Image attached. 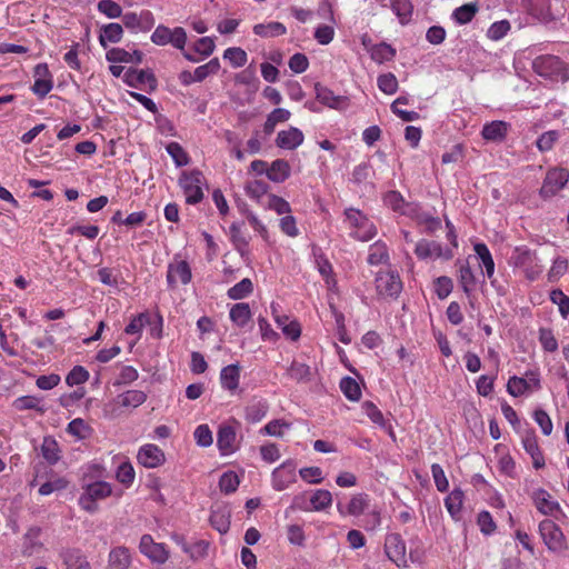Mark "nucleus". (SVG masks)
<instances>
[{"instance_id": "obj_1", "label": "nucleus", "mask_w": 569, "mask_h": 569, "mask_svg": "<svg viewBox=\"0 0 569 569\" xmlns=\"http://www.w3.org/2000/svg\"><path fill=\"white\" fill-rule=\"evenodd\" d=\"M343 214V226L349 230L350 238L357 241L367 242L377 236V227L359 209L347 208Z\"/></svg>"}, {"instance_id": "obj_2", "label": "nucleus", "mask_w": 569, "mask_h": 569, "mask_svg": "<svg viewBox=\"0 0 569 569\" xmlns=\"http://www.w3.org/2000/svg\"><path fill=\"white\" fill-rule=\"evenodd\" d=\"M508 263L513 268L520 269L529 281L537 280L542 272V266L539 263L537 252L527 246L515 247Z\"/></svg>"}, {"instance_id": "obj_3", "label": "nucleus", "mask_w": 569, "mask_h": 569, "mask_svg": "<svg viewBox=\"0 0 569 569\" xmlns=\"http://www.w3.org/2000/svg\"><path fill=\"white\" fill-rule=\"evenodd\" d=\"M151 41L157 46L171 44L176 49L182 51L183 57L190 62H198L199 58L190 51H186L187 32L182 27L170 29L163 24H159L151 34Z\"/></svg>"}, {"instance_id": "obj_4", "label": "nucleus", "mask_w": 569, "mask_h": 569, "mask_svg": "<svg viewBox=\"0 0 569 569\" xmlns=\"http://www.w3.org/2000/svg\"><path fill=\"white\" fill-rule=\"evenodd\" d=\"M82 493L79 496V506L89 513L99 510L98 502L111 496L112 488L107 481H93L82 485Z\"/></svg>"}, {"instance_id": "obj_5", "label": "nucleus", "mask_w": 569, "mask_h": 569, "mask_svg": "<svg viewBox=\"0 0 569 569\" xmlns=\"http://www.w3.org/2000/svg\"><path fill=\"white\" fill-rule=\"evenodd\" d=\"M204 176L200 170L183 171L179 178V186L188 204H197L203 199L202 186Z\"/></svg>"}, {"instance_id": "obj_6", "label": "nucleus", "mask_w": 569, "mask_h": 569, "mask_svg": "<svg viewBox=\"0 0 569 569\" xmlns=\"http://www.w3.org/2000/svg\"><path fill=\"white\" fill-rule=\"evenodd\" d=\"M533 71L547 79L563 78L566 73V63L557 56L542 54L532 61Z\"/></svg>"}, {"instance_id": "obj_7", "label": "nucleus", "mask_w": 569, "mask_h": 569, "mask_svg": "<svg viewBox=\"0 0 569 569\" xmlns=\"http://www.w3.org/2000/svg\"><path fill=\"white\" fill-rule=\"evenodd\" d=\"M147 393L142 390H128L113 399L112 402L106 407L107 412L111 417H118L122 413V409H134L144 403Z\"/></svg>"}, {"instance_id": "obj_8", "label": "nucleus", "mask_w": 569, "mask_h": 569, "mask_svg": "<svg viewBox=\"0 0 569 569\" xmlns=\"http://www.w3.org/2000/svg\"><path fill=\"white\" fill-rule=\"evenodd\" d=\"M569 181V171L565 168H552L546 173L539 194L542 199H551L561 191Z\"/></svg>"}, {"instance_id": "obj_9", "label": "nucleus", "mask_w": 569, "mask_h": 569, "mask_svg": "<svg viewBox=\"0 0 569 569\" xmlns=\"http://www.w3.org/2000/svg\"><path fill=\"white\" fill-rule=\"evenodd\" d=\"M540 536L550 551L560 552L568 548L566 537L558 525L550 519L539 523Z\"/></svg>"}, {"instance_id": "obj_10", "label": "nucleus", "mask_w": 569, "mask_h": 569, "mask_svg": "<svg viewBox=\"0 0 569 569\" xmlns=\"http://www.w3.org/2000/svg\"><path fill=\"white\" fill-rule=\"evenodd\" d=\"M166 278L168 288L171 290L177 289L180 284H188L192 279V271L189 262L180 259L179 256H174L172 261L168 264Z\"/></svg>"}, {"instance_id": "obj_11", "label": "nucleus", "mask_w": 569, "mask_h": 569, "mask_svg": "<svg viewBox=\"0 0 569 569\" xmlns=\"http://www.w3.org/2000/svg\"><path fill=\"white\" fill-rule=\"evenodd\" d=\"M415 254L419 260H450L453 257V250L451 248L443 247L438 241L420 239L416 243Z\"/></svg>"}, {"instance_id": "obj_12", "label": "nucleus", "mask_w": 569, "mask_h": 569, "mask_svg": "<svg viewBox=\"0 0 569 569\" xmlns=\"http://www.w3.org/2000/svg\"><path fill=\"white\" fill-rule=\"evenodd\" d=\"M375 282L377 293L382 298H397L402 290V281L393 271L379 272Z\"/></svg>"}, {"instance_id": "obj_13", "label": "nucleus", "mask_w": 569, "mask_h": 569, "mask_svg": "<svg viewBox=\"0 0 569 569\" xmlns=\"http://www.w3.org/2000/svg\"><path fill=\"white\" fill-rule=\"evenodd\" d=\"M123 81L132 88L153 91L157 88V79L150 70L128 69L123 74Z\"/></svg>"}, {"instance_id": "obj_14", "label": "nucleus", "mask_w": 569, "mask_h": 569, "mask_svg": "<svg viewBox=\"0 0 569 569\" xmlns=\"http://www.w3.org/2000/svg\"><path fill=\"white\" fill-rule=\"evenodd\" d=\"M385 551L387 557L400 566L406 563V543L399 533H390L385 540Z\"/></svg>"}, {"instance_id": "obj_15", "label": "nucleus", "mask_w": 569, "mask_h": 569, "mask_svg": "<svg viewBox=\"0 0 569 569\" xmlns=\"http://www.w3.org/2000/svg\"><path fill=\"white\" fill-rule=\"evenodd\" d=\"M122 22L128 29L147 31L153 27L154 18L151 11L142 10L140 13L127 12Z\"/></svg>"}, {"instance_id": "obj_16", "label": "nucleus", "mask_w": 569, "mask_h": 569, "mask_svg": "<svg viewBox=\"0 0 569 569\" xmlns=\"http://www.w3.org/2000/svg\"><path fill=\"white\" fill-rule=\"evenodd\" d=\"M140 552L152 561L163 563L168 559V552L163 545L153 541L150 535H143L139 543Z\"/></svg>"}, {"instance_id": "obj_17", "label": "nucleus", "mask_w": 569, "mask_h": 569, "mask_svg": "<svg viewBox=\"0 0 569 569\" xmlns=\"http://www.w3.org/2000/svg\"><path fill=\"white\" fill-rule=\"evenodd\" d=\"M305 136L302 131L296 127L278 132L276 146L281 149L295 150L303 143Z\"/></svg>"}, {"instance_id": "obj_18", "label": "nucleus", "mask_w": 569, "mask_h": 569, "mask_svg": "<svg viewBox=\"0 0 569 569\" xmlns=\"http://www.w3.org/2000/svg\"><path fill=\"white\" fill-rule=\"evenodd\" d=\"M315 91L317 100L329 108L340 110L348 104L346 97L335 94L331 89L320 83H316Z\"/></svg>"}, {"instance_id": "obj_19", "label": "nucleus", "mask_w": 569, "mask_h": 569, "mask_svg": "<svg viewBox=\"0 0 569 569\" xmlns=\"http://www.w3.org/2000/svg\"><path fill=\"white\" fill-rule=\"evenodd\" d=\"M230 507L227 503H222L211 510L209 522L212 528L218 530L221 535H224L230 529Z\"/></svg>"}, {"instance_id": "obj_20", "label": "nucleus", "mask_w": 569, "mask_h": 569, "mask_svg": "<svg viewBox=\"0 0 569 569\" xmlns=\"http://www.w3.org/2000/svg\"><path fill=\"white\" fill-rule=\"evenodd\" d=\"M217 446L222 456L231 455L237 449V435L231 426H220L217 436Z\"/></svg>"}, {"instance_id": "obj_21", "label": "nucleus", "mask_w": 569, "mask_h": 569, "mask_svg": "<svg viewBox=\"0 0 569 569\" xmlns=\"http://www.w3.org/2000/svg\"><path fill=\"white\" fill-rule=\"evenodd\" d=\"M510 124L506 121L495 120L483 124L481 136L487 141H503L509 131Z\"/></svg>"}, {"instance_id": "obj_22", "label": "nucleus", "mask_w": 569, "mask_h": 569, "mask_svg": "<svg viewBox=\"0 0 569 569\" xmlns=\"http://www.w3.org/2000/svg\"><path fill=\"white\" fill-rule=\"evenodd\" d=\"M296 469L293 465H279L272 472L273 488L278 491L286 489L296 481Z\"/></svg>"}, {"instance_id": "obj_23", "label": "nucleus", "mask_w": 569, "mask_h": 569, "mask_svg": "<svg viewBox=\"0 0 569 569\" xmlns=\"http://www.w3.org/2000/svg\"><path fill=\"white\" fill-rule=\"evenodd\" d=\"M40 535L41 528L37 526L29 528L23 535L22 555L24 557H32L43 549V543L39 540Z\"/></svg>"}, {"instance_id": "obj_24", "label": "nucleus", "mask_w": 569, "mask_h": 569, "mask_svg": "<svg viewBox=\"0 0 569 569\" xmlns=\"http://www.w3.org/2000/svg\"><path fill=\"white\" fill-rule=\"evenodd\" d=\"M532 499L536 508L543 515L555 516V512L561 511L559 503L551 500L550 493L545 489H537Z\"/></svg>"}, {"instance_id": "obj_25", "label": "nucleus", "mask_w": 569, "mask_h": 569, "mask_svg": "<svg viewBox=\"0 0 569 569\" xmlns=\"http://www.w3.org/2000/svg\"><path fill=\"white\" fill-rule=\"evenodd\" d=\"M269 405L262 398H252L244 409V417L248 422L257 423L268 413Z\"/></svg>"}, {"instance_id": "obj_26", "label": "nucleus", "mask_w": 569, "mask_h": 569, "mask_svg": "<svg viewBox=\"0 0 569 569\" xmlns=\"http://www.w3.org/2000/svg\"><path fill=\"white\" fill-rule=\"evenodd\" d=\"M131 565L130 550L124 546H118L110 550L108 569H129Z\"/></svg>"}, {"instance_id": "obj_27", "label": "nucleus", "mask_w": 569, "mask_h": 569, "mask_svg": "<svg viewBox=\"0 0 569 569\" xmlns=\"http://www.w3.org/2000/svg\"><path fill=\"white\" fill-rule=\"evenodd\" d=\"M240 381V366L238 363L229 365L222 368L220 372L221 387L233 393Z\"/></svg>"}, {"instance_id": "obj_28", "label": "nucleus", "mask_w": 569, "mask_h": 569, "mask_svg": "<svg viewBox=\"0 0 569 569\" xmlns=\"http://www.w3.org/2000/svg\"><path fill=\"white\" fill-rule=\"evenodd\" d=\"M229 318L232 323L238 328H244L252 319V312L249 303L247 302H237L234 303L229 311Z\"/></svg>"}, {"instance_id": "obj_29", "label": "nucleus", "mask_w": 569, "mask_h": 569, "mask_svg": "<svg viewBox=\"0 0 569 569\" xmlns=\"http://www.w3.org/2000/svg\"><path fill=\"white\" fill-rule=\"evenodd\" d=\"M291 168L287 160L277 159L271 162L267 177L269 180L281 183L290 177Z\"/></svg>"}, {"instance_id": "obj_30", "label": "nucleus", "mask_w": 569, "mask_h": 569, "mask_svg": "<svg viewBox=\"0 0 569 569\" xmlns=\"http://www.w3.org/2000/svg\"><path fill=\"white\" fill-rule=\"evenodd\" d=\"M252 30L261 38H274L287 33L286 26L278 21L254 24Z\"/></svg>"}, {"instance_id": "obj_31", "label": "nucleus", "mask_w": 569, "mask_h": 569, "mask_svg": "<svg viewBox=\"0 0 569 569\" xmlns=\"http://www.w3.org/2000/svg\"><path fill=\"white\" fill-rule=\"evenodd\" d=\"M367 261L371 266L387 263L389 261V250L387 244L378 240L369 247Z\"/></svg>"}, {"instance_id": "obj_32", "label": "nucleus", "mask_w": 569, "mask_h": 569, "mask_svg": "<svg viewBox=\"0 0 569 569\" xmlns=\"http://www.w3.org/2000/svg\"><path fill=\"white\" fill-rule=\"evenodd\" d=\"M123 29L119 23H108L102 27L99 36V42L103 48H107L108 42L117 43L122 39Z\"/></svg>"}, {"instance_id": "obj_33", "label": "nucleus", "mask_w": 569, "mask_h": 569, "mask_svg": "<svg viewBox=\"0 0 569 569\" xmlns=\"http://www.w3.org/2000/svg\"><path fill=\"white\" fill-rule=\"evenodd\" d=\"M473 250L476 254L481 260V263L486 270L487 277L492 281L493 274H495V261L491 256V252L486 243L478 242L473 246Z\"/></svg>"}, {"instance_id": "obj_34", "label": "nucleus", "mask_w": 569, "mask_h": 569, "mask_svg": "<svg viewBox=\"0 0 569 569\" xmlns=\"http://www.w3.org/2000/svg\"><path fill=\"white\" fill-rule=\"evenodd\" d=\"M462 502L463 491L459 488H455L445 499V506L448 512L456 520L460 519Z\"/></svg>"}, {"instance_id": "obj_35", "label": "nucleus", "mask_w": 569, "mask_h": 569, "mask_svg": "<svg viewBox=\"0 0 569 569\" xmlns=\"http://www.w3.org/2000/svg\"><path fill=\"white\" fill-rule=\"evenodd\" d=\"M12 406L18 411L36 410L40 413L44 412L42 400L37 396H21L14 399Z\"/></svg>"}, {"instance_id": "obj_36", "label": "nucleus", "mask_w": 569, "mask_h": 569, "mask_svg": "<svg viewBox=\"0 0 569 569\" xmlns=\"http://www.w3.org/2000/svg\"><path fill=\"white\" fill-rule=\"evenodd\" d=\"M137 459L138 462H147L148 460L161 462L164 460V453L157 445L148 443L140 448Z\"/></svg>"}, {"instance_id": "obj_37", "label": "nucleus", "mask_w": 569, "mask_h": 569, "mask_svg": "<svg viewBox=\"0 0 569 569\" xmlns=\"http://www.w3.org/2000/svg\"><path fill=\"white\" fill-rule=\"evenodd\" d=\"M253 291V283L249 278H244L228 289L227 296L232 300H241L249 297Z\"/></svg>"}, {"instance_id": "obj_38", "label": "nucleus", "mask_w": 569, "mask_h": 569, "mask_svg": "<svg viewBox=\"0 0 569 569\" xmlns=\"http://www.w3.org/2000/svg\"><path fill=\"white\" fill-rule=\"evenodd\" d=\"M64 563L67 569H91L87 557L81 553L80 550H69L64 555Z\"/></svg>"}, {"instance_id": "obj_39", "label": "nucleus", "mask_w": 569, "mask_h": 569, "mask_svg": "<svg viewBox=\"0 0 569 569\" xmlns=\"http://www.w3.org/2000/svg\"><path fill=\"white\" fill-rule=\"evenodd\" d=\"M167 152L172 158L177 167L187 166L190 162V157L180 143L172 141L166 146Z\"/></svg>"}, {"instance_id": "obj_40", "label": "nucleus", "mask_w": 569, "mask_h": 569, "mask_svg": "<svg viewBox=\"0 0 569 569\" xmlns=\"http://www.w3.org/2000/svg\"><path fill=\"white\" fill-rule=\"evenodd\" d=\"M340 389L345 397L351 401H358L361 397L359 383L351 377H345L341 379Z\"/></svg>"}, {"instance_id": "obj_41", "label": "nucleus", "mask_w": 569, "mask_h": 569, "mask_svg": "<svg viewBox=\"0 0 569 569\" xmlns=\"http://www.w3.org/2000/svg\"><path fill=\"white\" fill-rule=\"evenodd\" d=\"M223 59L228 60L232 68H241L247 63V52L239 47H231L224 50Z\"/></svg>"}, {"instance_id": "obj_42", "label": "nucleus", "mask_w": 569, "mask_h": 569, "mask_svg": "<svg viewBox=\"0 0 569 569\" xmlns=\"http://www.w3.org/2000/svg\"><path fill=\"white\" fill-rule=\"evenodd\" d=\"M220 70V61L218 58L211 59L209 62L199 66L193 71V79H196L197 82L203 81L206 78H208L210 74H216Z\"/></svg>"}, {"instance_id": "obj_43", "label": "nucleus", "mask_w": 569, "mask_h": 569, "mask_svg": "<svg viewBox=\"0 0 569 569\" xmlns=\"http://www.w3.org/2000/svg\"><path fill=\"white\" fill-rule=\"evenodd\" d=\"M363 413L377 426L387 428V421L381 410L372 402L365 401L361 405Z\"/></svg>"}, {"instance_id": "obj_44", "label": "nucleus", "mask_w": 569, "mask_h": 569, "mask_svg": "<svg viewBox=\"0 0 569 569\" xmlns=\"http://www.w3.org/2000/svg\"><path fill=\"white\" fill-rule=\"evenodd\" d=\"M395 57H396V50L390 44H388L386 42L376 44L371 49V58L379 63L390 61Z\"/></svg>"}, {"instance_id": "obj_45", "label": "nucleus", "mask_w": 569, "mask_h": 569, "mask_svg": "<svg viewBox=\"0 0 569 569\" xmlns=\"http://www.w3.org/2000/svg\"><path fill=\"white\" fill-rule=\"evenodd\" d=\"M99 231H100V229L96 224L76 223V224L69 227L67 229L66 233L69 236L80 234V236L86 237L89 240H93L98 237Z\"/></svg>"}, {"instance_id": "obj_46", "label": "nucleus", "mask_w": 569, "mask_h": 569, "mask_svg": "<svg viewBox=\"0 0 569 569\" xmlns=\"http://www.w3.org/2000/svg\"><path fill=\"white\" fill-rule=\"evenodd\" d=\"M477 11H478L477 4L466 3V4H462L461 7L457 8L453 11L452 17L458 23L466 24L473 19Z\"/></svg>"}, {"instance_id": "obj_47", "label": "nucleus", "mask_w": 569, "mask_h": 569, "mask_svg": "<svg viewBox=\"0 0 569 569\" xmlns=\"http://www.w3.org/2000/svg\"><path fill=\"white\" fill-rule=\"evenodd\" d=\"M391 9L400 22L406 23L410 20L413 8L409 0H391Z\"/></svg>"}, {"instance_id": "obj_48", "label": "nucleus", "mask_w": 569, "mask_h": 569, "mask_svg": "<svg viewBox=\"0 0 569 569\" xmlns=\"http://www.w3.org/2000/svg\"><path fill=\"white\" fill-rule=\"evenodd\" d=\"M240 483L239 476L234 471H226L219 480L221 492L230 495L234 492Z\"/></svg>"}, {"instance_id": "obj_49", "label": "nucleus", "mask_w": 569, "mask_h": 569, "mask_svg": "<svg viewBox=\"0 0 569 569\" xmlns=\"http://www.w3.org/2000/svg\"><path fill=\"white\" fill-rule=\"evenodd\" d=\"M507 391L512 397H520L529 391V381L525 378L512 376L507 382Z\"/></svg>"}, {"instance_id": "obj_50", "label": "nucleus", "mask_w": 569, "mask_h": 569, "mask_svg": "<svg viewBox=\"0 0 569 569\" xmlns=\"http://www.w3.org/2000/svg\"><path fill=\"white\" fill-rule=\"evenodd\" d=\"M210 543L206 540H199L191 545L184 543L183 551L189 553L193 560L203 559L208 556Z\"/></svg>"}, {"instance_id": "obj_51", "label": "nucleus", "mask_w": 569, "mask_h": 569, "mask_svg": "<svg viewBox=\"0 0 569 569\" xmlns=\"http://www.w3.org/2000/svg\"><path fill=\"white\" fill-rule=\"evenodd\" d=\"M90 373L82 366H74L66 377V383L70 387L83 385L89 380Z\"/></svg>"}, {"instance_id": "obj_52", "label": "nucleus", "mask_w": 569, "mask_h": 569, "mask_svg": "<svg viewBox=\"0 0 569 569\" xmlns=\"http://www.w3.org/2000/svg\"><path fill=\"white\" fill-rule=\"evenodd\" d=\"M377 84L386 94H393L398 90V80L391 72L380 74L377 79Z\"/></svg>"}, {"instance_id": "obj_53", "label": "nucleus", "mask_w": 569, "mask_h": 569, "mask_svg": "<svg viewBox=\"0 0 569 569\" xmlns=\"http://www.w3.org/2000/svg\"><path fill=\"white\" fill-rule=\"evenodd\" d=\"M539 342L547 352H555L558 349V341L550 328L539 329Z\"/></svg>"}, {"instance_id": "obj_54", "label": "nucleus", "mask_w": 569, "mask_h": 569, "mask_svg": "<svg viewBox=\"0 0 569 569\" xmlns=\"http://www.w3.org/2000/svg\"><path fill=\"white\" fill-rule=\"evenodd\" d=\"M532 418L535 422L540 427L541 432L545 436H550L552 433L553 425L547 411L540 408L536 409L533 411Z\"/></svg>"}, {"instance_id": "obj_55", "label": "nucleus", "mask_w": 569, "mask_h": 569, "mask_svg": "<svg viewBox=\"0 0 569 569\" xmlns=\"http://www.w3.org/2000/svg\"><path fill=\"white\" fill-rule=\"evenodd\" d=\"M510 28L511 26L508 20L496 21L489 27L487 36L490 40L498 41L507 36Z\"/></svg>"}, {"instance_id": "obj_56", "label": "nucleus", "mask_w": 569, "mask_h": 569, "mask_svg": "<svg viewBox=\"0 0 569 569\" xmlns=\"http://www.w3.org/2000/svg\"><path fill=\"white\" fill-rule=\"evenodd\" d=\"M268 184L262 180H252L247 182L244 190L249 198L260 200L268 192Z\"/></svg>"}, {"instance_id": "obj_57", "label": "nucleus", "mask_w": 569, "mask_h": 569, "mask_svg": "<svg viewBox=\"0 0 569 569\" xmlns=\"http://www.w3.org/2000/svg\"><path fill=\"white\" fill-rule=\"evenodd\" d=\"M99 12L110 19L122 17V8L119 3L112 0H100L97 4Z\"/></svg>"}, {"instance_id": "obj_58", "label": "nucleus", "mask_w": 569, "mask_h": 569, "mask_svg": "<svg viewBox=\"0 0 569 569\" xmlns=\"http://www.w3.org/2000/svg\"><path fill=\"white\" fill-rule=\"evenodd\" d=\"M268 201L266 207L270 210H273L278 214H288L291 212L290 203L283 198L276 194H268Z\"/></svg>"}, {"instance_id": "obj_59", "label": "nucleus", "mask_w": 569, "mask_h": 569, "mask_svg": "<svg viewBox=\"0 0 569 569\" xmlns=\"http://www.w3.org/2000/svg\"><path fill=\"white\" fill-rule=\"evenodd\" d=\"M310 375V367L302 362L292 361L288 368V376L296 381L308 380Z\"/></svg>"}, {"instance_id": "obj_60", "label": "nucleus", "mask_w": 569, "mask_h": 569, "mask_svg": "<svg viewBox=\"0 0 569 569\" xmlns=\"http://www.w3.org/2000/svg\"><path fill=\"white\" fill-rule=\"evenodd\" d=\"M558 139L559 132L556 130H550L539 136V138L536 141V146L539 149V151L547 152L553 148Z\"/></svg>"}, {"instance_id": "obj_61", "label": "nucleus", "mask_w": 569, "mask_h": 569, "mask_svg": "<svg viewBox=\"0 0 569 569\" xmlns=\"http://www.w3.org/2000/svg\"><path fill=\"white\" fill-rule=\"evenodd\" d=\"M525 450L530 455L532 462H542L543 457L539 449L535 435H528L522 439Z\"/></svg>"}, {"instance_id": "obj_62", "label": "nucleus", "mask_w": 569, "mask_h": 569, "mask_svg": "<svg viewBox=\"0 0 569 569\" xmlns=\"http://www.w3.org/2000/svg\"><path fill=\"white\" fill-rule=\"evenodd\" d=\"M418 224L425 226L427 233H433L441 228V220L438 217H433L429 213L421 212L416 216Z\"/></svg>"}, {"instance_id": "obj_63", "label": "nucleus", "mask_w": 569, "mask_h": 569, "mask_svg": "<svg viewBox=\"0 0 569 569\" xmlns=\"http://www.w3.org/2000/svg\"><path fill=\"white\" fill-rule=\"evenodd\" d=\"M291 427V423L282 420V419H274L269 421L264 427L263 431L272 437H283L284 432L289 430Z\"/></svg>"}, {"instance_id": "obj_64", "label": "nucleus", "mask_w": 569, "mask_h": 569, "mask_svg": "<svg viewBox=\"0 0 569 569\" xmlns=\"http://www.w3.org/2000/svg\"><path fill=\"white\" fill-rule=\"evenodd\" d=\"M568 270V260L563 257H557L552 261V266L548 271V280L550 282L557 281L560 277H562Z\"/></svg>"}]
</instances>
